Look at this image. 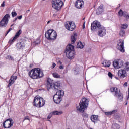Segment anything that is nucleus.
Returning <instances> with one entry per match:
<instances>
[{
  "mask_svg": "<svg viewBox=\"0 0 129 129\" xmlns=\"http://www.w3.org/2000/svg\"><path fill=\"white\" fill-rule=\"evenodd\" d=\"M59 68V69H64V67L63 66H60Z\"/></svg>",
  "mask_w": 129,
  "mask_h": 129,
  "instance_id": "09e8293b",
  "label": "nucleus"
},
{
  "mask_svg": "<svg viewBox=\"0 0 129 129\" xmlns=\"http://www.w3.org/2000/svg\"><path fill=\"white\" fill-rule=\"evenodd\" d=\"M128 27V25L126 24H123L121 26L122 30H124Z\"/></svg>",
  "mask_w": 129,
  "mask_h": 129,
  "instance_id": "f704fd0d",
  "label": "nucleus"
},
{
  "mask_svg": "<svg viewBox=\"0 0 129 129\" xmlns=\"http://www.w3.org/2000/svg\"><path fill=\"white\" fill-rule=\"evenodd\" d=\"M64 91L60 90L56 92V94L53 96V100L55 103L59 104L62 101V98L64 96Z\"/></svg>",
  "mask_w": 129,
  "mask_h": 129,
  "instance_id": "0eeeda50",
  "label": "nucleus"
},
{
  "mask_svg": "<svg viewBox=\"0 0 129 129\" xmlns=\"http://www.w3.org/2000/svg\"><path fill=\"white\" fill-rule=\"evenodd\" d=\"M104 11V9H103V6L102 5H101L99 6V7L97 9L96 12L97 15H100L103 13Z\"/></svg>",
  "mask_w": 129,
  "mask_h": 129,
  "instance_id": "4be33fe9",
  "label": "nucleus"
},
{
  "mask_svg": "<svg viewBox=\"0 0 129 129\" xmlns=\"http://www.w3.org/2000/svg\"><path fill=\"white\" fill-rule=\"evenodd\" d=\"M53 77L55 78H60V75L57 73H54L52 74Z\"/></svg>",
  "mask_w": 129,
  "mask_h": 129,
  "instance_id": "72a5a7b5",
  "label": "nucleus"
},
{
  "mask_svg": "<svg viewBox=\"0 0 129 129\" xmlns=\"http://www.w3.org/2000/svg\"><path fill=\"white\" fill-rule=\"evenodd\" d=\"M124 86H125L126 87V86H127V82H125L124 84Z\"/></svg>",
  "mask_w": 129,
  "mask_h": 129,
  "instance_id": "3c124183",
  "label": "nucleus"
},
{
  "mask_svg": "<svg viewBox=\"0 0 129 129\" xmlns=\"http://www.w3.org/2000/svg\"><path fill=\"white\" fill-rule=\"evenodd\" d=\"M17 20H18V18H15V19L13 20V22H16Z\"/></svg>",
  "mask_w": 129,
  "mask_h": 129,
  "instance_id": "864d4df0",
  "label": "nucleus"
},
{
  "mask_svg": "<svg viewBox=\"0 0 129 129\" xmlns=\"http://www.w3.org/2000/svg\"><path fill=\"white\" fill-rule=\"evenodd\" d=\"M60 87H61V84H60V82H57L53 83L52 88H52V89H54V90H55V91H56V90H59V89H60Z\"/></svg>",
  "mask_w": 129,
  "mask_h": 129,
  "instance_id": "412c9836",
  "label": "nucleus"
},
{
  "mask_svg": "<svg viewBox=\"0 0 129 129\" xmlns=\"http://www.w3.org/2000/svg\"><path fill=\"white\" fill-rule=\"evenodd\" d=\"M125 105H127V101L126 102Z\"/></svg>",
  "mask_w": 129,
  "mask_h": 129,
  "instance_id": "bf43d9fd",
  "label": "nucleus"
},
{
  "mask_svg": "<svg viewBox=\"0 0 129 129\" xmlns=\"http://www.w3.org/2000/svg\"><path fill=\"white\" fill-rule=\"evenodd\" d=\"M33 106H35L36 107H42L45 105V100L43 98L41 97H39V96H36L34 97L33 102Z\"/></svg>",
  "mask_w": 129,
  "mask_h": 129,
  "instance_id": "423d86ee",
  "label": "nucleus"
},
{
  "mask_svg": "<svg viewBox=\"0 0 129 129\" xmlns=\"http://www.w3.org/2000/svg\"><path fill=\"white\" fill-rule=\"evenodd\" d=\"M14 125L13 119L9 118L3 122V126L4 128H11L12 126Z\"/></svg>",
  "mask_w": 129,
  "mask_h": 129,
  "instance_id": "9b49d317",
  "label": "nucleus"
},
{
  "mask_svg": "<svg viewBox=\"0 0 129 129\" xmlns=\"http://www.w3.org/2000/svg\"><path fill=\"white\" fill-rule=\"evenodd\" d=\"M103 26L101 25L100 22L98 21H94L91 23V30L93 32L98 31Z\"/></svg>",
  "mask_w": 129,
  "mask_h": 129,
  "instance_id": "1a4fd4ad",
  "label": "nucleus"
},
{
  "mask_svg": "<svg viewBox=\"0 0 129 129\" xmlns=\"http://www.w3.org/2000/svg\"><path fill=\"white\" fill-rule=\"evenodd\" d=\"M77 46L79 49H83V48H84V43H82V42H80L77 43Z\"/></svg>",
  "mask_w": 129,
  "mask_h": 129,
  "instance_id": "c85d7f7f",
  "label": "nucleus"
},
{
  "mask_svg": "<svg viewBox=\"0 0 129 129\" xmlns=\"http://www.w3.org/2000/svg\"><path fill=\"white\" fill-rule=\"evenodd\" d=\"M65 53H66L67 58L72 60L74 58V54L75 53V51H74V46L69 44V46H67Z\"/></svg>",
  "mask_w": 129,
  "mask_h": 129,
  "instance_id": "20e7f679",
  "label": "nucleus"
},
{
  "mask_svg": "<svg viewBox=\"0 0 129 129\" xmlns=\"http://www.w3.org/2000/svg\"><path fill=\"white\" fill-rule=\"evenodd\" d=\"M22 34V29H19L16 33L15 36L13 38L10 39L9 41V44H13L16 40H17V38H19L20 37V35Z\"/></svg>",
  "mask_w": 129,
  "mask_h": 129,
  "instance_id": "2eb2a0df",
  "label": "nucleus"
},
{
  "mask_svg": "<svg viewBox=\"0 0 129 129\" xmlns=\"http://www.w3.org/2000/svg\"><path fill=\"white\" fill-rule=\"evenodd\" d=\"M83 5H84L83 0H77L75 4V7L77 9H81Z\"/></svg>",
  "mask_w": 129,
  "mask_h": 129,
  "instance_id": "aec40b11",
  "label": "nucleus"
},
{
  "mask_svg": "<svg viewBox=\"0 0 129 129\" xmlns=\"http://www.w3.org/2000/svg\"><path fill=\"white\" fill-rule=\"evenodd\" d=\"M90 119L92 122H94V123H96V122L98 121V116L93 115L91 116Z\"/></svg>",
  "mask_w": 129,
  "mask_h": 129,
  "instance_id": "b1692460",
  "label": "nucleus"
},
{
  "mask_svg": "<svg viewBox=\"0 0 129 129\" xmlns=\"http://www.w3.org/2000/svg\"><path fill=\"white\" fill-rule=\"evenodd\" d=\"M43 1H45V0H43Z\"/></svg>",
  "mask_w": 129,
  "mask_h": 129,
  "instance_id": "e2e57ef3",
  "label": "nucleus"
},
{
  "mask_svg": "<svg viewBox=\"0 0 129 129\" xmlns=\"http://www.w3.org/2000/svg\"><path fill=\"white\" fill-rule=\"evenodd\" d=\"M55 67H56V63H55V62H53L52 65V68L53 69H54V68H55Z\"/></svg>",
  "mask_w": 129,
  "mask_h": 129,
  "instance_id": "37998d69",
  "label": "nucleus"
},
{
  "mask_svg": "<svg viewBox=\"0 0 129 129\" xmlns=\"http://www.w3.org/2000/svg\"><path fill=\"white\" fill-rule=\"evenodd\" d=\"M9 30H10V31H12V30H13V29H12V28H10L9 29Z\"/></svg>",
  "mask_w": 129,
  "mask_h": 129,
  "instance_id": "13d9d810",
  "label": "nucleus"
},
{
  "mask_svg": "<svg viewBox=\"0 0 129 129\" xmlns=\"http://www.w3.org/2000/svg\"><path fill=\"white\" fill-rule=\"evenodd\" d=\"M45 38L49 41H54L57 38V32L53 29H49L45 34Z\"/></svg>",
  "mask_w": 129,
  "mask_h": 129,
  "instance_id": "39448f33",
  "label": "nucleus"
},
{
  "mask_svg": "<svg viewBox=\"0 0 129 129\" xmlns=\"http://www.w3.org/2000/svg\"><path fill=\"white\" fill-rule=\"evenodd\" d=\"M98 31V36H99L100 37H104V36H105L106 35V29H105V27L104 26H102L101 27Z\"/></svg>",
  "mask_w": 129,
  "mask_h": 129,
  "instance_id": "dca6fc26",
  "label": "nucleus"
},
{
  "mask_svg": "<svg viewBox=\"0 0 129 129\" xmlns=\"http://www.w3.org/2000/svg\"><path fill=\"white\" fill-rule=\"evenodd\" d=\"M82 115L83 118H88V114H86V113H83Z\"/></svg>",
  "mask_w": 129,
  "mask_h": 129,
  "instance_id": "e433bc0d",
  "label": "nucleus"
},
{
  "mask_svg": "<svg viewBox=\"0 0 129 129\" xmlns=\"http://www.w3.org/2000/svg\"><path fill=\"white\" fill-rule=\"evenodd\" d=\"M53 80L51 78H48L47 81V85L48 88H53Z\"/></svg>",
  "mask_w": 129,
  "mask_h": 129,
  "instance_id": "5701e85b",
  "label": "nucleus"
},
{
  "mask_svg": "<svg viewBox=\"0 0 129 129\" xmlns=\"http://www.w3.org/2000/svg\"><path fill=\"white\" fill-rule=\"evenodd\" d=\"M6 6V5L5 4V1H3L2 4H1V7L2 8H4V7H5Z\"/></svg>",
  "mask_w": 129,
  "mask_h": 129,
  "instance_id": "c03bdc74",
  "label": "nucleus"
},
{
  "mask_svg": "<svg viewBox=\"0 0 129 129\" xmlns=\"http://www.w3.org/2000/svg\"><path fill=\"white\" fill-rule=\"evenodd\" d=\"M23 18V15H20V16H17V18L21 20Z\"/></svg>",
  "mask_w": 129,
  "mask_h": 129,
  "instance_id": "49530a36",
  "label": "nucleus"
},
{
  "mask_svg": "<svg viewBox=\"0 0 129 129\" xmlns=\"http://www.w3.org/2000/svg\"><path fill=\"white\" fill-rule=\"evenodd\" d=\"M29 118H30V117H29L28 116H26L25 117L24 120H29Z\"/></svg>",
  "mask_w": 129,
  "mask_h": 129,
  "instance_id": "79ce46f5",
  "label": "nucleus"
},
{
  "mask_svg": "<svg viewBox=\"0 0 129 129\" xmlns=\"http://www.w3.org/2000/svg\"><path fill=\"white\" fill-rule=\"evenodd\" d=\"M77 129H83V128L82 127H79Z\"/></svg>",
  "mask_w": 129,
  "mask_h": 129,
  "instance_id": "6e6d98bb",
  "label": "nucleus"
},
{
  "mask_svg": "<svg viewBox=\"0 0 129 129\" xmlns=\"http://www.w3.org/2000/svg\"><path fill=\"white\" fill-rule=\"evenodd\" d=\"M14 26V24H12L11 25V27H13Z\"/></svg>",
  "mask_w": 129,
  "mask_h": 129,
  "instance_id": "052dcab7",
  "label": "nucleus"
},
{
  "mask_svg": "<svg viewBox=\"0 0 129 129\" xmlns=\"http://www.w3.org/2000/svg\"><path fill=\"white\" fill-rule=\"evenodd\" d=\"M76 38H77V34L75 33L71 36L72 44H74L76 42Z\"/></svg>",
  "mask_w": 129,
  "mask_h": 129,
  "instance_id": "393cba45",
  "label": "nucleus"
},
{
  "mask_svg": "<svg viewBox=\"0 0 129 129\" xmlns=\"http://www.w3.org/2000/svg\"><path fill=\"white\" fill-rule=\"evenodd\" d=\"M118 76L121 78L123 79L126 76V71L125 70H120L118 72Z\"/></svg>",
  "mask_w": 129,
  "mask_h": 129,
  "instance_id": "f3484780",
  "label": "nucleus"
},
{
  "mask_svg": "<svg viewBox=\"0 0 129 129\" xmlns=\"http://www.w3.org/2000/svg\"><path fill=\"white\" fill-rule=\"evenodd\" d=\"M118 14L119 17H122V16H123L126 19V20L129 19V14H128L126 12H123V11H122V9H120L118 12Z\"/></svg>",
  "mask_w": 129,
  "mask_h": 129,
  "instance_id": "a211bd4d",
  "label": "nucleus"
},
{
  "mask_svg": "<svg viewBox=\"0 0 129 129\" xmlns=\"http://www.w3.org/2000/svg\"><path fill=\"white\" fill-rule=\"evenodd\" d=\"M52 8L56 10V11H60L63 7V1L61 0H52Z\"/></svg>",
  "mask_w": 129,
  "mask_h": 129,
  "instance_id": "6e6552de",
  "label": "nucleus"
},
{
  "mask_svg": "<svg viewBox=\"0 0 129 129\" xmlns=\"http://www.w3.org/2000/svg\"><path fill=\"white\" fill-rule=\"evenodd\" d=\"M108 76H109V77H110V78H112V76H113L112 73H111V72H109L108 73Z\"/></svg>",
  "mask_w": 129,
  "mask_h": 129,
  "instance_id": "a19ab883",
  "label": "nucleus"
},
{
  "mask_svg": "<svg viewBox=\"0 0 129 129\" xmlns=\"http://www.w3.org/2000/svg\"><path fill=\"white\" fill-rule=\"evenodd\" d=\"M28 75L32 79H39L44 76L43 71L39 68H36L31 70L29 73Z\"/></svg>",
  "mask_w": 129,
  "mask_h": 129,
  "instance_id": "f257e3e1",
  "label": "nucleus"
},
{
  "mask_svg": "<svg viewBox=\"0 0 129 129\" xmlns=\"http://www.w3.org/2000/svg\"><path fill=\"white\" fill-rule=\"evenodd\" d=\"M41 104H43V102H42V101L41 102Z\"/></svg>",
  "mask_w": 129,
  "mask_h": 129,
  "instance_id": "680f3d73",
  "label": "nucleus"
},
{
  "mask_svg": "<svg viewBox=\"0 0 129 129\" xmlns=\"http://www.w3.org/2000/svg\"><path fill=\"white\" fill-rule=\"evenodd\" d=\"M117 49L119 50L120 52L123 53L124 52V41L122 39H120L117 41Z\"/></svg>",
  "mask_w": 129,
  "mask_h": 129,
  "instance_id": "f8f14e48",
  "label": "nucleus"
},
{
  "mask_svg": "<svg viewBox=\"0 0 129 129\" xmlns=\"http://www.w3.org/2000/svg\"><path fill=\"white\" fill-rule=\"evenodd\" d=\"M11 77H13V79L14 80H16L17 79V76H15L12 75V76H11Z\"/></svg>",
  "mask_w": 129,
  "mask_h": 129,
  "instance_id": "a18cd8bd",
  "label": "nucleus"
},
{
  "mask_svg": "<svg viewBox=\"0 0 129 129\" xmlns=\"http://www.w3.org/2000/svg\"><path fill=\"white\" fill-rule=\"evenodd\" d=\"M120 128V126L118 124H113L112 126V129H119Z\"/></svg>",
  "mask_w": 129,
  "mask_h": 129,
  "instance_id": "473e14b6",
  "label": "nucleus"
},
{
  "mask_svg": "<svg viewBox=\"0 0 129 129\" xmlns=\"http://www.w3.org/2000/svg\"><path fill=\"white\" fill-rule=\"evenodd\" d=\"M110 92L115 93L114 96L117 97L118 101H119V102H122L123 101V94L120 92V90L118 91V88L113 87L110 88Z\"/></svg>",
  "mask_w": 129,
  "mask_h": 129,
  "instance_id": "f03ea898",
  "label": "nucleus"
},
{
  "mask_svg": "<svg viewBox=\"0 0 129 129\" xmlns=\"http://www.w3.org/2000/svg\"><path fill=\"white\" fill-rule=\"evenodd\" d=\"M128 99H129V94H128V96L127 97V100H128Z\"/></svg>",
  "mask_w": 129,
  "mask_h": 129,
  "instance_id": "4d7b16f0",
  "label": "nucleus"
},
{
  "mask_svg": "<svg viewBox=\"0 0 129 129\" xmlns=\"http://www.w3.org/2000/svg\"><path fill=\"white\" fill-rule=\"evenodd\" d=\"M74 74L75 75H76L78 74V73H79V72H80V69H79V67H77L76 68H75L74 69Z\"/></svg>",
  "mask_w": 129,
  "mask_h": 129,
  "instance_id": "7c9ffc66",
  "label": "nucleus"
},
{
  "mask_svg": "<svg viewBox=\"0 0 129 129\" xmlns=\"http://www.w3.org/2000/svg\"><path fill=\"white\" fill-rule=\"evenodd\" d=\"M117 112V110H114L110 112H105V115H112V114H115V113H116Z\"/></svg>",
  "mask_w": 129,
  "mask_h": 129,
  "instance_id": "a878e982",
  "label": "nucleus"
},
{
  "mask_svg": "<svg viewBox=\"0 0 129 129\" xmlns=\"http://www.w3.org/2000/svg\"><path fill=\"white\" fill-rule=\"evenodd\" d=\"M15 81L13 77H11L9 81L8 87H10L12 84H14Z\"/></svg>",
  "mask_w": 129,
  "mask_h": 129,
  "instance_id": "c756f323",
  "label": "nucleus"
},
{
  "mask_svg": "<svg viewBox=\"0 0 129 129\" xmlns=\"http://www.w3.org/2000/svg\"><path fill=\"white\" fill-rule=\"evenodd\" d=\"M88 106V100L84 98L82 99V101L79 103V106L77 107V110L79 112H84L85 109Z\"/></svg>",
  "mask_w": 129,
  "mask_h": 129,
  "instance_id": "7ed1b4c3",
  "label": "nucleus"
},
{
  "mask_svg": "<svg viewBox=\"0 0 129 129\" xmlns=\"http://www.w3.org/2000/svg\"><path fill=\"white\" fill-rule=\"evenodd\" d=\"M52 22V20H49L47 22V24H48L49 23H51Z\"/></svg>",
  "mask_w": 129,
  "mask_h": 129,
  "instance_id": "5fc2aeb1",
  "label": "nucleus"
},
{
  "mask_svg": "<svg viewBox=\"0 0 129 129\" xmlns=\"http://www.w3.org/2000/svg\"><path fill=\"white\" fill-rule=\"evenodd\" d=\"M113 65L115 69H119L123 66V61L121 59H115L113 61Z\"/></svg>",
  "mask_w": 129,
  "mask_h": 129,
  "instance_id": "ddd939ff",
  "label": "nucleus"
},
{
  "mask_svg": "<svg viewBox=\"0 0 129 129\" xmlns=\"http://www.w3.org/2000/svg\"><path fill=\"white\" fill-rule=\"evenodd\" d=\"M6 59H9V60H11L12 61H15V59H14L13 56L11 55H8L6 57Z\"/></svg>",
  "mask_w": 129,
  "mask_h": 129,
  "instance_id": "c9c22d12",
  "label": "nucleus"
},
{
  "mask_svg": "<svg viewBox=\"0 0 129 129\" xmlns=\"http://www.w3.org/2000/svg\"><path fill=\"white\" fill-rule=\"evenodd\" d=\"M85 22H84V24H83V29H85Z\"/></svg>",
  "mask_w": 129,
  "mask_h": 129,
  "instance_id": "8fccbe9b",
  "label": "nucleus"
},
{
  "mask_svg": "<svg viewBox=\"0 0 129 129\" xmlns=\"http://www.w3.org/2000/svg\"><path fill=\"white\" fill-rule=\"evenodd\" d=\"M10 18V14L5 15L2 20L0 21V27L2 28H5L7 27V25H8V19Z\"/></svg>",
  "mask_w": 129,
  "mask_h": 129,
  "instance_id": "9d476101",
  "label": "nucleus"
},
{
  "mask_svg": "<svg viewBox=\"0 0 129 129\" xmlns=\"http://www.w3.org/2000/svg\"><path fill=\"white\" fill-rule=\"evenodd\" d=\"M41 43V40L40 39H37L35 43V45H39Z\"/></svg>",
  "mask_w": 129,
  "mask_h": 129,
  "instance_id": "58836bf2",
  "label": "nucleus"
},
{
  "mask_svg": "<svg viewBox=\"0 0 129 129\" xmlns=\"http://www.w3.org/2000/svg\"><path fill=\"white\" fill-rule=\"evenodd\" d=\"M17 16V12H12V17L14 18V17H16Z\"/></svg>",
  "mask_w": 129,
  "mask_h": 129,
  "instance_id": "ea45409f",
  "label": "nucleus"
},
{
  "mask_svg": "<svg viewBox=\"0 0 129 129\" xmlns=\"http://www.w3.org/2000/svg\"><path fill=\"white\" fill-rule=\"evenodd\" d=\"M125 68L127 71H129V62L125 63Z\"/></svg>",
  "mask_w": 129,
  "mask_h": 129,
  "instance_id": "4c0bfd02",
  "label": "nucleus"
},
{
  "mask_svg": "<svg viewBox=\"0 0 129 129\" xmlns=\"http://www.w3.org/2000/svg\"><path fill=\"white\" fill-rule=\"evenodd\" d=\"M119 35L121 37H125V31L123 29H121L119 32Z\"/></svg>",
  "mask_w": 129,
  "mask_h": 129,
  "instance_id": "2f4dec72",
  "label": "nucleus"
},
{
  "mask_svg": "<svg viewBox=\"0 0 129 129\" xmlns=\"http://www.w3.org/2000/svg\"><path fill=\"white\" fill-rule=\"evenodd\" d=\"M10 32H11V30H10V29H9V30L7 31L6 34H5V36H7V35H8V34H9V33H10Z\"/></svg>",
  "mask_w": 129,
  "mask_h": 129,
  "instance_id": "de8ad7c7",
  "label": "nucleus"
},
{
  "mask_svg": "<svg viewBox=\"0 0 129 129\" xmlns=\"http://www.w3.org/2000/svg\"><path fill=\"white\" fill-rule=\"evenodd\" d=\"M76 26L75 24L72 23V22H68L65 25V27L69 31H74L75 29Z\"/></svg>",
  "mask_w": 129,
  "mask_h": 129,
  "instance_id": "4468645a",
  "label": "nucleus"
},
{
  "mask_svg": "<svg viewBox=\"0 0 129 129\" xmlns=\"http://www.w3.org/2000/svg\"><path fill=\"white\" fill-rule=\"evenodd\" d=\"M33 66H34V64H32V63H31V64H30L29 67H30V68H32V67Z\"/></svg>",
  "mask_w": 129,
  "mask_h": 129,
  "instance_id": "603ef678",
  "label": "nucleus"
},
{
  "mask_svg": "<svg viewBox=\"0 0 129 129\" xmlns=\"http://www.w3.org/2000/svg\"><path fill=\"white\" fill-rule=\"evenodd\" d=\"M102 64H103V65H104V66H105V67H109V66H110V64H111V63L110 62V61H109V60H105L103 61Z\"/></svg>",
  "mask_w": 129,
  "mask_h": 129,
  "instance_id": "bb28decb",
  "label": "nucleus"
},
{
  "mask_svg": "<svg viewBox=\"0 0 129 129\" xmlns=\"http://www.w3.org/2000/svg\"><path fill=\"white\" fill-rule=\"evenodd\" d=\"M62 113H63V112L60 111H54L50 113L47 116V119H51L52 116H53V115H60L61 114H62Z\"/></svg>",
  "mask_w": 129,
  "mask_h": 129,
  "instance_id": "6ab92c4d",
  "label": "nucleus"
},
{
  "mask_svg": "<svg viewBox=\"0 0 129 129\" xmlns=\"http://www.w3.org/2000/svg\"><path fill=\"white\" fill-rule=\"evenodd\" d=\"M17 46L18 49H22V48H24V47H25V43L23 42H20L19 43L17 44Z\"/></svg>",
  "mask_w": 129,
  "mask_h": 129,
  "instance_id": "cd10ccee",
  "label": "nucleus"
}]
</instances>
